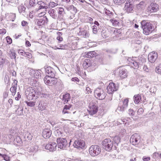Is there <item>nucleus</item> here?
<instances>
[{"label":"nucleus","mask_w":161,"mask_h":161,"mask_svg":"<svg viewBox=\"0 0 161 161\" xmlns=\"http://www.w3.org/2000/svg\"><path fill=\"white\" fill-rule=\"evenodd\" d=\"M71 107V105H66L64 106V109H66V110L69 109V108Z\"/></svg>","instance_id":"61"},{"label":"nucleus","mask_w":161,"mask_h":161,"mask_svg":"<svg viewBox=\"0 0 161 161\" xmlns=\"http://www.w3.org/2000/svg\"><path fill=\"white\" fill-rule=\"evenodd\" d=\"M158 10V5L155 3H151L147 8V11L150 13L156 12Z\"/></svg>","instance_id":"13"},{"label":"nucleus","mask_w":161,"mask_h":161,"mask_svg":"<svg viewBox=\"0 0 161 161\" xmlns=\"http://www.w3.org/2000/svg\"><path fill=\"white\" fill-rule=\"evenodd\" d=\"M26 98L29 100H32L35 97L36 98L39 96V92L36 88L30 86L25 91Z\"/></svg>","instance_id":"1"},{"label":"nucleus","mask_w":161,"mask_h":161,"mask_svg":"<svg viewBox=\"0 0 161 161\" xmlns=\"http://www.w3.org/2000/svg\"><path fill=\"white\" fill-rule=\"evenodd\" d=\"M41 97L44 98H47L48 97V94L42 93L41 95Z\"/></svg>","instance_id":"53"},{"label":"nucleus","mask_w":161,"mask_h":161,"mask_svg":"<svg viewBox=\"0 0 161 161\" xmlns=\"http://www.w3.org/2000/svg\"><path fill=\"white\" fill-rule=\"evenodd\" d=\"M29 74L32 77H34L36 78H38L39 76H41V73L38 70H33L31 69L30 70Z\"/></svg>","instance_id":"20"},{"label":"nucleus","mask_w":161,"mask_h":161,"mask_svg":"<svg viewBox=\"0 0 161 161\" xmlns=\"http://www.w3.org/2000/svg\"><path fill=\"white\" fill-rule=\"evenodd\" d=\"M103 11L105 14L109 16L110 17L112 16L114 14L111 11L108 9L107 8H104Z\"/></svg>","instance_id":"32"},{"label":"nucleus","mask_w":161,"mask_h":161,"mask_svg":"<svg viewBox=\"0 0 161 161\" xmlns=\"http://www.w3.org/2000/svg\"><path fill=\"white\" fill-rule=\"evenodd\" d=\"M0 161H10V157L5 154H3Z\"/></svg>","instance_id":"35"},{"label":"nucleus","mask_w":161,"mask_h":161,"mask_svg":"<svg viewBox=\"0 0 161 161\" xmlns=\"http://www.w3.org/2000/svg\"><path fill=\"white\" fill-rule=\"evenodd\" d=\"M89 152L91 155L95 156L100 153L101 148L98 145H92L89 148Z\"/></svg>","instance_id":"6"},{"label":"nucleus","mask_w":161,"mask_h":161,"mask_svg":"<svg viewBox=\"0 0 161 161\" xmlns=\"http://www.w3.org/2000/svg\"><path fill=\"white\" fill-rule=\"evenodd\" d=\"M7 42L9 44H11L12 43V39L9 36H7L6 37Z\"/></svg>","instance_id":"47"},{"label":"nucleus","mask_w":161,"mask_h":161,"mask_svg":"<svg viewBox=\"0 0 161 161\" xmlns=\"http://www.w3.org/2000/svg\"><path fill=\"white\" fill-rule=\"evenodd\" d=\"M120 138L118 136H115L113 140L114 142L117 145L119 143L120 141Z\"/></svg>","instance_id":"40"},{"label":"nucleus","mask_w":161,"mask_h":161,"mask_svg":"<svg viewBox=\"0 0 161 161\" xmlns=\"http://www.w3.org/2000/svg\"><path fill=\"white\" fill-rule=\"evenodd\" d=\"M156 72L158 74H161V64H160L155 68Z\"/></svg>","instance_id":"37"},{"label":"nucleus","mask_w":161,"mask_h":161,"mask_svg":"<svg viewBox=\"0 0 161 161\" xmlns=\"http://www.w3.org/2000/svg\"><path fill=\"white\" fill-rule=\"evenodd\" d=\"M137 61L139 63V64L140 65H142L143 63L145 62H146V60L144 58L141 57L140 58H139Z\"/></svg>","instance_id":"41"},{"label":"nucleus","mask_w":161,"mask_h":161,"mask_svg":"<svg viewBox=\"0 0 161 161\" xmlns=\"http://www.w3.org/2000/svg\"><path fill=\"white\" fill-rule=\"evenodd\" d=\"M37 7H38V10L42 9H46L48 8V7L46 6V3L42 1H39Z\"/></svg>","instance_id":"24"},{"label":"nucleus","mask_w":161,"mask_h":161,"mask_svg":"<svg viewBox=\"0 0 161 161\" xmlns=\"http://www.w3.org/2000/svg\"><path fill=\"white\" fill-rule=\"evenodd\" d=\"M91 64L90 63V60L89 59H86L84 61L83 64V66L84 69H86L91 66Z\"/></svg>","instance_id":"28"},{"label":"nucleus","mask_w":161,"mask_h":161,"mask_svg":"<svg viewBox=\"0 0 161 161\" xmlns=\"http://www.w3.org/2000/svg\"><path fill=\"white\" fill-rule=\"evenodd\" d=\"M103 148L106 151H110L113 147V143L110 139H104L102 142Z\"/></svg>","instance_id":"4"},{"label":"nucleus","mask_w":161,"mask_h":161,"mask_svg":"<svg viewBox=\"0 0 161 161\" xmlns=\"http://www.w3.org/2000/svg\"><path fill=\"white\" fill-rule=\"evenodd\" d=\"M26 103L27 105L31 107H34L35 105V102H26Z\"/></svg>","instance_id":"43"},{"label":"nucleus","mask_w":161,"mask_h":161,"mask_svg":"<svg viewBox=\"0 0 161 161\" xmlns=\"http://www.w3.org/2000/svg\"><path fill=\"white\" fill-rule=\"evenodd\" d=\"M64 12V9L62 8H59L58 14L60 15L63 14V12Z\"/></svg>","instance_id":"52"},{"label":"nucleus","mask_w":161,"mask_h":161,"mask_svg":"<svg viewBox=\"0 0 161 161\" xmlns=\"http://www.w3.org/2000/svg\"><path fill=\"white\" fill-rule=\"evenodd\" d=\"M106 94L103 89L101 88H97L94 92V96L99 100L104 99L106 97Z\"/></svg>","instance_id":"3"},{"label":"nucleus","mask_w":161,"mask_h":161,"mask_svg":"<svg viewBox=\"0 0 161 161\" xmlns=\"http://www.w3.org/2000/svg\"><path fill=\"white\" fill-rule=\"evenodd\" d=\"M46 106L44 105V101L41 100L39 102L38 108L39 110L42 111L44 110L46 108Z\"/></svg>","instance_id":"30"},{"label":"nucleus","mask_w":161,"mask_h":161,"mask_svg":"<svg viewBox=\"0 0 161 161\" xmlns=\"http://www.w3.org/2000/svg\"><path fill=\"white\" fill-rule=\"evenodd\" d=\"M56 136H60L62 134V132L59 130H58L56 131Z\"/></svg>","instance_id":"50"},{"label":"nucleus","mask_w":161,"mask_h":161,"mask_svg":"<svg viewBox=\"0 0 161 161\" xmlns=\"http://www.w3.org/2000/svg\"><path fill=\"white\" fill-rule=\"evenodd\" d=\"M97 55V53L94 51L87 52L86 54L85 55L86 57L91 58L95 57Z\"/></svg>","instance_id":"25"},{"label":"nucleus","mask_w":161,"mask_h":161,"mask_svg":"<svg viewBox=\"0 0 161 161\" xmlns=\"http://www.w3.org/2000/svg\"><path fill=\"white\" fill-rule=\"evenodd\" d=\"M18 52L21 55L24 56L25 52L23 50L19 49L18 50Z\"/></svg>","instance_id":"48"},{"label":"nucleus","mask_w":161,"mask_h":161,"mask_svg":"<svg viewBox=\"0 0 161 161\" xmlns=\"http://www.w3.org/2000/svg\"><path fill=\"white\" fill-rule=\"evenodd\" d=\"M127 60L130 63L129 64H131V66L134 69H137L138 68L140 65L137 60L136 61V60H134L133 59H131V58H129L127 59Z\"/></svg>","instance_id":"18"},{"label":"nucleus","mask_w":161,"mask_h":161,"mask_svg":"<svg viewBox=\"0 0 161 161\" xmlns=\"http://www.w3.org/2000/svg\"><path fill=\"white\" fill-rule=\"evenodd\" d=\"M66 8L68 11H70L73 13H76L77 12L76 8L73 5L67 6L66 7Z\"/></svg>","instance_id":"27"},{"label":"nucleus","mask_w":161,"mask_h":161,"mask_svg":"<svg viewBox=\"0 0 161 161\" xmlns=\"http://www.w3.org/2000/svg\"><path fill=\"white\" fill-rule=\"evenodd\" d=\"M39 1L38 0H30V5L32 7H34L38 5Z\"/></svg>","instance_id":"34"},{"label":"nucleus","mask_w":161,"mask_h":161,"mask_svg":"<svg viewBox=\"0 0 161 161\" xmlns=\"http://www.w3.org/2000/svg\"><path fill=\"white\" fill-rule=\"evenodd\" d=\"M38 20L37 25L39 26H42L45 23H47L48 21V19L46 16L43 17Z\"/></svg>","instance_id":"19"},{"label":"nucleus","mask_w":161,"mask_h":161,"mask_svg":"<svg viewBox=\"0 0 161 161\" xmlns=\"http://www.w3.org/2000/svg\"><path fill=\"white\" fill-rule=\"evenodd\" d=\"M144 111V110L142 108H140L138 110L137 114H138L140 115L142 114Z\"/></svg>","instance_id":"49"},{"label":"nucleus","mask_w":161,"mask_h":161,"mask_svg":"<svg viewBox=\"0 0 161 161\" xmlns=\"http://www.w3.org/2000/svg\"><path fill=\"white\" fill-rule=\"evenodd\" d=\"M9 17L10 20L14 21L16 17L15 14L14 13H11L10 14Z\"/></svg>","instance_id":"39"},{"label":"nucleus","mask_w":161,"mask_h":161,"mask_svg":"<svg viewBox=\"0 0 161 161\" xmlns=\"http://www.w3.org/2000/svg\"><path fill=\"white\" fill-rule=\"evenodd\" d=\"M26 8L23 5H20L18 7V10L20 13H21L22 12L25 11Z\"/></svg>","instance_id":"38"},{"label":"nucleus","mask_w":161,"mask_h":161,"mask_svg":"<svg viewBox=\"0 0 161 161\" xmlns=\"http://www.w3.org/2000/svg\"><path fill=\"white\" fill-rule=\"evenodd\" d=\"M125 10L128 13H132L133 12L134 6L132 2L127 0L126 3L125 4L124 7Z\"/></svg>","instance_id":"9"},{"label":"nucleus","mask_w":161,"mask_h":161,"mask_svg":"<svg viewBox=\"0 0 161 161\" xmlns=\"http://www.w3.org/2000/svg\"><path fill=\"white\" fill-rule=\"evenodd\" d=\"M85 145V142L83 140H75L73 144L74 147L77 148H83Z\"/></svg>","instance_id":"17"},{"label":"nucleus","mask_w":161,"mask_h":161,"mask_svg":"<svg viewBox=\"0 0 161 161\" xmlns=\"http://www.w3.org/2000/svg\"><path fill=\"white\" fill-rule=\"evenodd\" d=\"M70 99V94L67 93H66L65 95H64L62 98V100L64 101V104L67 103Z\"/></svg>","instance_id":"29"},{"label":"nucleus","mask_w":161,"mask_h":161,"mask_svg":"<svg viewBox=\"0 0 161 161\" xmlns=\"http://www.w3.org/2000/svg\"><path fill=\"white\" fill-rule=\"evenodd\" d=\"M140 137L137 133H135L131 136L130 142L133 145L137 144L140 141Z\"/></svg>","instance_id":"8"},{"label":"nucleus","mask_w":161,"mask_h":161,"mask_svg":"<svg viewBox=\"0 0 161 161\" xmlns=\"http://www.w3.org/2000/svg\"><path fill=\"white\" fill-rule=\"evenodd\" d=\"M108 93L109 94H112L114 91H116L118 87L116 86L115 84L113 82H110L109 83L107 88Z\"/></svg>","instance_id":"12"},{"label":"nucleus","mask_w":161,"mask_h":161,"mask_svg":"<svg viewBox=\"0 0 161 161\" xmlns=\"http://www.w3.org/2000/svg\"><path fill=\"white\" fill-rule=\"evenodd\" d=\"M8 92H4L3 94V98H7L8 97Z\"/></svg>","instance_id":"64"},{"label":"nucleus","mask_w":161,"mask_h":161,"mask_svg":"<svg viewBox=\"0 0 161 161\" xmlns=\"http://www.w3.org/2000/svg\"><path fill=\"white\" fill-rule=\"evenodd\" d=\"M150 159V157H147L144 156L142 158V160L144 161H148Z\"/></svg>","instance_id":"54"},{"label":"nucleus","mask_w":161,"mask_h":161,"mask_svg":"<svg viewBox=\"0 0 161 161\" xmlns=\"http://www.w3.org/2000/svg\"><path fill=\"white\" fill-rule=\"evenodd\" d=\"M85 92L86 94H89L91 93L92 91L91 88L89 86H86Z\"/></svg>","instance_id":"44"},{"label":"nucleus","mask_w":161,"mask_h":161,"mask_svg":"<svg viewBox=\"0 0 161 161\" xmlns=\"http://www.w3.org/2000/svg\"><path fill=\"white\" fill-rule=\"evenodd\" d=\"M44 81L45 84L49 86H52L57 83V80L54 77H50V76H46L44 79Z\"/></svg>","instance_id":"7"},{"label":"nucleus","mask_w":161,"mask_h":161,"mask_svg":"<svg viewBox=\"0 0 161 161\" xmlns=\"http://www.w3.org/2000/svg\"><path fill=\"white\" fill-rule=\"evenodd\" d=\"M110 20L114 26H116L119 25V23L118 20L114 19H111Z\"/></svg>","instance_id":"42"},{"label":"nucleus","mask_w":161,"mask_h":161,"mask_svg":"<svg viewBox=\"0 0 161 161\" xmlns=\"http://www.w3.org/2000/svg\"><path fill=\"white\" fill-rule=\"evenodd\" d=\"M128 99L126 98L123 102V104L119 106L117 108V111L123 112L126 109L128 105Z\"/></svg>","instance_id":"11"},{"label":"nucleus","mask_w":161,"mask_h":161,"mask_svg":"<svg viewBox=\"0 0 161 161\" xmlns=\"http://www.w3.org/2000/svg\"><path fill=\"white\" fill-rule=\"evenodd\" d=\"M143 69L144 71L146 72H149V69L148 68L147 66L146 65H144L143 66Z\"/></svg>","instance_id":"59"},{"label":"nucleus","mask_w":161,"mask_h":161,"mask_svg":"<svg viewBox=\"0 0 161 161\" xmlns=\"http://www.w3.org/2000/svg\"><path fill=\"white\" fill-rule=\"evenodd\" d=\"M57 5L58 4L57 3H55L53 2H50V5L52 7L57 6Z\"/></svg>","instance_id":"58"},{"label":"nucleus","mask_w":161,"mask_h":161,"mask_svg":"<svg viewBox=\"0 0 161 161\" xmlns=\"http://www.w3.org/2000/svg\"><path fill=\"white\" fill-rule=\"evenodd\" d=\"M21 97V95L19 93H18L17 97H15V99L17 100H19Z\"/></svg>","instance_id":"62"},{"label":"nucleus","mask_w":161,"mask_h":161,"mask_svg":"<svg viewBox=\"0 0 161 161\" xmlns=\"http://www.w3.org/2000/svg\"><path fill=\"white\" fill-rule=\"evenodd\" d=\"M129 114L131 115H134V113L133 110L132 109H130L128 110Z\"/></svg>","instance_id":"56"},{"label":"nucleus","mask_w":161,"mask_h":161,"mask_svg":"<svg viewBox=\"0 0 161 161\" xmlns=\"http://www.w3.org/2000/svg\"><path fill=\"white\" fill-rule=\"evenodd\" d=\"M159 156V154L158 153L155 152L154 153L153 155V158L154 159H156L157 158L158 156Z\"/></svg>","instance_id":"46"},{"label":"nucleus","mask_w":161,"mask_h":161,"mask_svg":"<svg viewBox=\"0 0 161 161\" xmlns=\"http://www.w3.org/2000/svg\"><path fill=\"white\" fill-rule=\"evenodd\" d=\"M48 13L54 19H55L57 16L56 14V11L55 10L51 9L48 11Z\"/></svg>","instance_id":"31"},{"label":"nucleus","mask_w":161,"mask_h":161,"mask_svg":"<svg viewBox=\"0 0 161 161\" xmlns=\"http://www.w3.org/2000/svg\"><path fill=\"white\" fill-rule=\"evenodd\" d=\"M52 134V132L49 129H44L42 131V136L45 138H49Z\"/></svg>","instance_id":"22"},{"label":"nucleus","mask_w":161,"mask_h":161,"mask_svg":"<svg viewBox=\"0 0 161 161\" xmlns=\"http://www.w3.org/2000/svg\"><path fill=\"white\" fill-rule=\"evenodd\" d=\"M58 46L59 47H57L56 49H64V46L63 45V44H59L58 45Z\"/></svg>","instance_id":"55"},{"label":"nucleus","mask_w":161,"mask_h":161,"mask_svg":"<svg viewBox=\"0 0 161 161\" xmlns=\"http://www.w3.org/2000/svg\"><path fill=\"white\" fill-rule=\"evenodd\" d=\"M119 75L122 78H126L128 75L127 70L125 69L120 70L119 71Z\"/></svg>","instance_id":"23"},{"label":"nucleus","mask_w":161,"mask_h":161,"mask_svg":"<svg viewBox=\"0 0 161 161\" xmlns=\"http://www.w3.org/2000/svg\"><path fill=\"white\" fill-rule=\"evenodd\" d=\"M4 60L3 58H0V66H3V64L4 63Z\"/></svg>","instance_id":"63"},{"label":"nucleus","mask_w":161,"mask_h":161,"mask_svg":"<svg viewBox=\"0 0 161 161\" xmlns=\"http://www.w3.org/2000/svg\"><path fill=\"white\" fill-rule=\"evenodd\" d=\"M44 69L47 75V76H50V77L55 76V71L53 68L49 66H46L44 67Z\"/></svg>","instance_id":"10"},{"label":"nucleus","mask_w":161,"mask_h":161,"mask_svg":"<svg viewBox=\"0 0 161 161\" xmlns=\"http://www.w3.org/2000/svg\"><path fill=\"white\" fill-rule=\"evenodd\" d=\"M6 30L4 29L0 30V34H4L6 33Z\"/></svg>","instance_id":"57"},{"label":"nucleus","mask_w":161,"mask_h":161,"mask_svg":"<svg viewBox=\"0 0 161 161\" xmlns=\"http://www.w3.org/2000/svg\"><path fill=\"white\" fill-rule=\"evenodd\" d=\"M141 25L143 30V33L146 35H149L154 30L152 24L145 20H142L141 22Z\"/></svg>","instance_id":"2"},{"label":"nucleus","mask_w":161,"mask_h":161,"mask_svg":"<svg viewBox=\"0 0 161 161\" xmlns=\"http://www.w3.org/2000/svg\"><path fill=\"white\" fill-rule=\"evenodd\" d=\"M89 109L88 111L89 114L91 115H93L97 113L98 110L97 107L95 104L92 103L89 106Z\"/></svg>","instance_id":"16"},{"label":"nucleus","mask_w":161,"mask_h":161,"mask_svg":"<svg viewBox=\"0 0 161 161\" xmlns=\"http://www.w3.org/2000/svg\"><path fill=\"white\" fill-rule=\"evenodd\" d=\"M56 141L58 148L60 149H65L67 147H69L71 142L70 141L69 145L66 139L61 137L58 138Z\"/></svg>","instance_id":"5"},{"label":"nucleus","mask_w":161,"mask_h":161,"mask_svg":"<svg viewBox=\"0 0 161 161\" xmlns=\"http://www.w3.org/2000/svg\"><path fill=\"white\" fill-rule=\"evenodd\" d=\"M93 32L94 34H96L97 32V26L96 25H94L92 28Z\"/></svg>","instance_id":"51"},{"label":"nucleus","mask_w":161,"mask_h":161,"mask_svg":"<svg viewBox=\"0 0 161 161\" xmlns=\"http://www.w3.org/2000/svg\"><path fill=\"white\" fill-rule=\"evenodd\" d=\"M17 81L15 80H14V83L12 85V87L10 89V91L13 95H14L16 92Z\"/></svg>","instance_id":"21"},{"label":"nucleus","mask_w":161,"mask_h":161,"mask_svg":"<svg viewBox=\"0 0 161 161\" xmlns=\"http://www.w3.org/2000/svg\"><path fill=\"white\" fill-rule=\"evenodd\" d=\"M79 35H82L85 37H88L89 36V34L86 30L80 31L79 33Z\"/></svg>","instance_id":"33"},{"label":"nucleus","mask_w":161,"mask_h":161,"mask_svg":"<svg viewBox=\"0 0 161 161\" xmlns=\"http://www.w3.org/2000/svg\"><path fill=\"white\" fill-rule=\"evenodd\" d=\"M71 80L76 82H79V79L77 77H74L73 78L71 79Z\"/></svg>","instance_id":"60"},{"label":"nucleus","mask_w":161,"mask_h":161,"mask_svg":"<svg viewBox=\"0 0 161 161\" xmlns=\"http://www.w3.org/2000/svg\"><path fill=\"white\" fill-rule=\"evenodd\" d=\"M133 99L134 102L136 104H138L142 100V98L141 95L138 94L135 95L133 97Z\"/></svg>","instance_id":"26"},{"label":"nucleus","mask_w":161,"mask_h":161,"mask_svg":"<svg viewBox=\"0 0 161 161\" xmlns=\"http://www.w3.org/2000/svg\"><path fill=\"white\" fill-rule=\"evenodd\" d=\"M24 56L30 59L32 57V54L31 53L28 52H25Z\"/></svg>","instance_id":"45"},{"label":"nucleus","mask_w":161,"mask_h":161,"mask_svg":"<svg viewBox=\"0 0 161 161\" xmlns=\"http://www.w3.org/2000/svg\"><path fill=\"white\" fill-rule=\"evenodd\" d=\"M57 147V144L55 142H51L47 144L45 148L50 152H53L56 150Z\"/></svg>","instance_id":"14"},{"label":"nucleus","mask_w":161,"mask_h":161,"mask_svg":"<svg viewBox=\"0 0 161 161\" xmlns=\"http://www.w3.org/2000/svg\"><path fill=\"white\" fill-rule=\"evenodd\" d=\"M158 54L156 52L150 53L148 56V58L149 62L154 63L158 58Z\"/></svg>","instance_id":"15"},{"label":"nucleus","mask_w":161,"mask_h":161,"mask_svg":"<svg viewBox=\"0 0 161 161\" xmlns=\"http://www.w3.org/2000/svg\"><path fill=\"white\" fill-rule=\"evenodd\" d=\"M126 0H114V2L116 4L120 5L124 3Z\"/></svg>","instance_id":"36"}]
</instances>
